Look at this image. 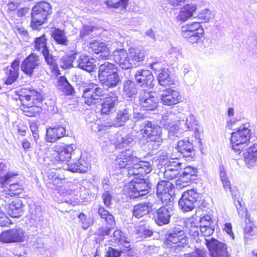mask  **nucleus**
<instances>
[{
	"label": "nucleus",
	"mask_w": 257,
	"mask_h": 257,
	"mask_svg": "<svg viewBox=\"0 0 257 257\" xmlns=\"http://www.w3.org/2000/svg\"><path fill=\"white\" fill-rule=\"evenodd\" d=\"M115 164L119 168L127 170V176L140 177L151 172L152 167L150 162L142 161L137 157L133 156L132 152L126 150L117 157Z\"/></svg>",
	"instance_id": "obj_1"
},
{
	"label": "nucleus",
	"mask_w": 257,
	"mask_h": 257,
	"mask_svg": "<svg viewBox=\"0 0 257 257\" xmlns=\"http://www.w3.org/2000/svg\"><path fill=\"white\" fill-rule=\"evenodd\" d=\"M19 99L23 105L21 109L29 117L36 116L40 108L36 104L42 100L41 95L37 91L24 89L19 94Z\"/></svg>",
	"instance_id": "obj_2"
},
{
	"label": "nucleus",
	"mask_w": 257,
	"mask_h": 257,
	"mask_svg": "<svg viewBox=\"0 0 257 257\" xmlns=\"http://www.w3.org/2000/svg\"><path fill=\"white\" fill-rule=\"evenodd\" d=\"M165 242L171 251L178 253L188 245V238L185 235L183 227L176 225L166 233Z\"/></svg>",
	"instance_id": "obj_3"
},
{
	"label": "nucleus",
	"mask_w": 257,
	"mask_h": 257,
	"mask_svg": "<svg viewBox=\"0 0 257 257\" xmlns=\"http://www.w3.org/2000/svg\"><path fill=\"white\" fill-rule=\"evenodd\" d=\"M249 127L248 122L242 123L231 134L232 149L237 154H239L250 145L251 131Z\"/></svg>",
	"instance_id": "obj_4"
},
{
	"label": "nucleus",
	"mask_w": 257,
	"mask_h": 257,
	"mask_svg": "<svg viewBox=\"0 0 257 257\" xmlns=\"http://www.w3.org/2000/svg\"><path fill=\"white\" fill-rule=\"evenodd\" d=\"M51 11V7L49 3L42 1L37 3L32 10V27L34 29H37L39 26L45 22Z\"/></svg>",
	"instance_id": "obj_5"
},
{
	"label": "nucleus",
	"mask_w": 257,
	"mask_h": 257,
	"mask_svg": "<svg viewBox=\"0 0 257 257\" xmlns=\"http://www.w3.org/2000/svg\"><path fill=\"white\" fill-rule=\"evenodd\" d=\"M104 91L95 83L88 84L83 90L82 99L83 102L90 106H94L101 100L103 96Z\"/></svg>",
	"instance_id": "obj_6"
},
{
	"label": "nucleus",
	"mask_w": 257,
	"mask_h": 257,
	"mask_svg": "<svg viewBox=\"0 0 257 257\" xmlns=\"http://www.w3.org/2000/svg\"><path fill=\"white\" fill-rule=\"evenodd\" d=\"M125 190L132 198H138L149 193V186L145 179L135 178L125 186Z\"/></svg>",
	"instance_id": "obj_7"
},
{
	"label": "nucleus",
	"mask_w": 257,
	"mask_h": 257,
	"mask_svg": "<svg viewBox=\"0 0 257 257\" xmlns=\"http://www.w3.org/2000/svg\"><path fill=\"white\" fill-rule=\"evenodd\" d=\"M17 176L18 174L14 172H8L0 178V185L7 188L11 196L19 195L24 189L23 184L17 180Z\"/></svg>",
	"instance_id": "obj_8"
},
{
	"label": "nucleus",
	"mask_w": 257,
	"mask_h": 257,
	"mask_svg": "<svg viewBox=\"0 0 257 257\" xmlns=\"http://www.w3.org/2000/svg\"><path fill=\"white\" fill-rule=\"evenodd\" d=\"M176 120L178 122L176 124L178 126V130L177 131L180 130V133L182 131H193L195 133L199 132L197 121L194 115L189 114L187 115L184 113H179L176 116Z\"/></svg>",
	"instance_id": "obj_9"
},
{
	"label": "nucleus",
	"mask_w": 257,
	"mask_h": 257,
	"mask_svg": "<svg viewBox=\"0 0 257 257\" xmlns=\"http://www.w3.org/2000/svg\"><path fill=\"white\" fill-rule=\"evenodd\" d=\"M200 198V194L195 190L191 189L184 192L179 199L178 204L180 208L183 212L192 211L195 204Z\"/></svg>",
	"instance_id": "obj_10"
},
{
	"label": "nucleus",
	"mask_w": 257,
	"mask_h": 257,
	"mask_svg": "<svg viewBox=\"0 0 257 257\" xmlns=\"http://www.w3.org/2000/svg\"><path fill=\"white\" fill-rule=\"evenodd\" d=\"M53 157L56 162H68L71 158L74 148L72 144H58L53 147Z\"/></svg>",
	"instance_id": "obj_11"
},
{
	"label": "nucleus",
	"mask_w": 257,
	"mask_h": 257,
	"mask_svg": "<svg viewBox=\"0 0 257 257\" xmlns=\"http://www.w3.org/2000/svg\"><path fill=\"white\" fill-rule=\"evenodd\" d=\"M41 64L42 60L40 57L35 53H31L22 62L21 70L27 75L32 76L35 72L38 71Z\"/></svg>",
	"instance_id": "obj_12"
},
{
	"label": "nucleus",
	"mask_w": 257,
	"mask_h": 257,
	"mask_svg": "<svg viewBox=\"0 0 257 257\" xmlns=\"http://www.w3.org/2000/svg\"><path fill=\"white\" fill-rule=\"evenodd\" d=\"M205 244L210 253L211 257H229L226 244L218 240L211 238L205 239Z\"/></svg>",
	"instance_id": "obj_13"
},
{
	"label": "nucleus",
	"mask_w": 257,
	"mask_h": 257,
	"mask_svg": "<svg viewBox=\"0 0 257 257\" xmlns=\"http://www.w3.org/2000/svg\"><path fill=\"white\" fill-rule=\"evenodd\" d=\"M25 232L21 228H12L0 235V241L5 243L22 242L25 240Z\"/></svg>",
	"instance_id": "obj_14"
},
{
	"label": "nucleus",
	"mask_w": 257,
	"mask_h": 257,
	"mask_svg": "<svg viewBox=\"0 0 257 257\" xmlns=\"http://www.w3.org/2000/svg\"><path fill=\"white\" fill-rule=\"evenodd\" d=\"M180 92L171 88H167L161 90L160 100L164 105L172 106L176 105L181 101Z\"/></svg>",
	"instance_id": "obj_15"
},
{
	"label": "nucleus",
	"mask_w": 257,
	"mask_h": 257,
	"mask_svg": "<svg viewBox=\"0 0 257 257\" xmlns=\"http://www.w3.org/2000/svg\"><path fill=\"white\" fill-rule=\"evenodd\" d=\"M139 101L141 107L145 110H154L158 106V99L150 91L142 90Z\"/></svg>",
	"instance_id": "obj_16"
},
{
	"label": "nucleus",
	"mask_w": 257,
	"mask_h": 257,
	"mask_svg": "<svg viewBox=\"0 0 257 257\" xmlns=\"http://www.w3.org/2000/svg\"><path fill=\"white\" fill-rule=\"evenodd\" d=\"M140 133L147 139L161 137L160 126L150 121H145L141 125Z\"/></svg>",
	"instance_id": "obj_17"
},
{
	"label": "nucleus",
	"mask_w": 257,
	"mask_h": 257,
	"mask_svg": "<svg viewBox=\"0 0 257 257\" xmlns=\"http://www.w3.org/2000/svg\"><path fill=\"white\" fill-rule=\"evenodd\" d=\"M132 116L131 110L128 108H124L119 110L117 113L115 118L111 123H107L106 125L100 126L98 131L100 132L103 130L102 127L112 126L120 127L124 125L125 123L130 120Z\"/></svg>",
	"instance_id": "obj_18"
},
{
	"label": "nucleus",
	"mask_w": 257,
	"mask_h": 257,
	"mask_svg": "<svg viewBox=\"0 0 257 257\" xmlns=\"http://www.w3.org/2000/svg\"><path fill=\"white\" fill-rule=\"evenodd\" d=\"M20 60L15 59L11 66H8L5 70V76L3 78L5 83L11 85L15 82L19 76Z\"/></svg>",
	"instance_id": "obj_19"
},
{
	"label": "nucleus",
	"mask_w": 257,
	"mask_h": 257,
	"mask_svg": "<svg viewBox=\"0 0 257 257\" xmlns=\"http://www.w3.org/2000/svg\"><path fill=\"white\" fill-rule=\"evenodd\" d=\"M66 128L61 125H56L47 128L46 141L54 143L66 136Z\"/></svg>",
	"instance_id": "obj_20"
},
{
	"label": "nucleus",
	"mask_w": 257,
	"mask_h": 257,
	"mask_svg": "<svg viewBox=\"0 0 257 257\" xmlns=\"http://www.w3.org/2000/svg\"><path fill=\"white\" fill-rule=\"evenodd\" d=\"M197 169L192 166L185 168L176 181V185L179 188L187 186V183L191 180H194L196 177Z\"/></svg>",
	"instance_id": "obj_21"
},
{
	"label": "nucleus",
	"mask_w": 257,
	"mask_h": 257,
	"mask_svg": "<svg viewBox=\"0 0 257 257\" xmlns=\"http://www.w3.org/2000/svg\"><path fill=\"white\" fill-rule=\"evenodd\" d=\"M112 59L122 69H127L133 67L126 51L124 49H117L113 51Z\"/></svg>",
	"instance_id": "obj_22"
},
{
	"label": "nucleus",
	"mask_w": 257,
	"mask_h": 257,
	"mask_svg": "<svg viewBox=\"0 0 257 257\" xmlns=\"http://www.w3.org/2000/svg\"><path fill=\"white\" fill-rule=\"evenodd\" d=\"M95 60L86 55L78 54L76 60L74 62V67H78L86 71L90 72L95 67Z\"/></svg>",
	"instance_id": "obj_23"
},
{
	"label": "nucleus",
	"mask_w": 257,
	"mask_h": 257,
	"mask_svg": "<svg viewBox=\"0 0 257 257\" xmlns=\"http://www.w3.org/2000/svg\"><path fill=\"white\" fill-rule=\"evenodd\" d=\"M135 78L137 83L141 86L151 87L154 85V76L148 70L140 69L136 71Z\"/></svg>",
	"instance_id": "obj_24"
},
{
	"label": "nucleus",
	"mask_w": 257,
	"mask_h": 257,
	"mask_svg": "<svg viewBox=\"0 0 257 257\" xmlns=\"http://www.w3.org/2000/svg\"><path fill=\"white\" fill-rule=\"evenodd\" d=\"M243 151L244 161L247 167L251 169L257 163V144L254 143L245 148Z\"/></svg>",
	"instance_id": "obj_25"
},
{
	"label": "nucleus",
	"mask_w": 257,
	"mask_h": 257,
	"mask_svg": "<svg viewBox=\"0 0 257 257\" xmlns=\"http://www.w3.org/2000/svg\"><path fill=\"white\" fill-rule=\"evenodd\" d=\"M172 210L169 206L165 205L159 208L154 215L155 221L159 226L167 224L170 222Z\"/></svg>",
	"instance_id": "obj_26"
},
{
	"label": "nucleus",
	"mask_w": 257,
	"mask_h": 257,
	"mask_svg": "<svg viewBox=\"0 0 257 257\" xmlns=\"http://www.w3.org/2000/svg\"><path fill=\"white\" fill-rule=\"evenodd\" d=\"M112 142L116 148L121 149L131 145L134 142V137L130 134L118 132L115 135Z\"/></svg>",
	"instance_id": "obj_27"
},
{
	"label": "nucleus",
	"mask_w": 257,
	"mask_h": 257,
	"mask_svg": "<svg viewBox=\"0 0 257 257\" xmlns=\"http://www.w3.org/2000/svg\"><path fill=\"white\" fill-rule=\"evenodd\" d=\"M89 48L96 54L101 53L99 56L100 59L102 60L109 59V53L105 43L93 40L90 43Z\"/></svg>",
	"instance_id": "obj_28"
},
{
	"label": "nucleus",
	"mask_w": 257,
	"mask_h": 257,
	"mask_svg": "<svg viewBox=\"0 0 257 257\" xmlns=\"http://www.w3.org/2000/svg\"><path fill=\"white\" fill-rule=\"evenodd\" d=\"M117 100V96L114 92L108 94L102 103L101 113L106 114L111 112L114 108Z\"/></svg>",
	"instance_id": "obj_29"
},
{
	"label": "nucleus",
	"mask_w": 257,
	"mask_h": 257,
	"mask_svg": "<svg viewBox=\"0 0 257 257\" xmlns=\"http://www.w3.org/2000/svg\"><path fill=\"white\" fill-rule=\"evenodd\" d=\"M177 149L184 157L193 158L195 155L193 144L188 140L179 141Z\"/></svg>",
	"instance_id": "obj_30"
},
{
	"label": "nucleus",
	"mask_w": 257,
	"mask_h": 257,
	"mask_svg": "<svg viewBox=\"0 0 257 257\" xmlns=\"http://www.w3.org/2000/svg\"><path fill=\"white\" fill-rule=\"evenodd\" d=\"M104 87H115L121 81L117 71L99 79Z\"/></svg>",
	"instance_id": "obj_31"
},
{
	"label": "nucleus",
	"mask_w": 257,
	"mask_h": 257,
	"mask_svg": "<svg viewBox=\"0 0 257 257\" xmlns=\"http://www.w3.org/2000/svg\"><path fill=\"white\" fill-rule=\"evenodd\" d=\"M24 205L22 201L19 199L12 201L9 205L8 213L14 218L19 217L23 212Z\"/></svg>",
	"instance_id": "obj_32"
},
{
	"label": "nucleus",
	"mask_w": 257,
	"mask_h": 257,
	"mask_svg": "<svg viewBox=\"0 0 257 257\" xmlns=\"http://www.w3.org/2000/svg\"><path fill=\"white\" fill-rule=\"evenodd\" d=\"M153 205L150 202H145L136 205L134 207L133 213L135 217L140 218L148 214L152 210Z\"/></svg>",
	"instance_id": "obj_33"
},
{
	"label": "nucleus",
	"mask_w": 257,
	"mask_h": 257,
	"mask_svg": "<svg viewBox=\"0 0 257 257\" xmlns=\"http://www.w3.org/2000/svg\"><path fill=\"white\" fill-rule=\"evenodd\" d=\"M47 180V186L52 189H55L62 184L64 178L59 177L52 171H50L46 173L45 176Z\"/></svg>",
	"instance_id": "obj_34"
},
{
	"label": "nucleus",
	"mask_w": 257,
	"mask_h": 257,
	"mask_svg": "<svg viewBox=\"0 0 257 257\" xmlns=\"http://www.w3.org/2000/svg\"><path fill=\"white\" fill-rule=\"evenodd\" d=\"M116 71H117V67L114 64L105 61L100 64L98 73V78L99 79Z\"/></svg>",
	"instance_id": "obj_35"
},
{
	"label": "nucleus",
	"mask_w": 257,
	"mask_h": 257,
	"mask_svg": "<svg viewBox=\"0 0 257 257\" xmlns=\"http://www.w3.org/2000/svg\"><path fill=\"white\" fill-rule=\"evenodd\" d=\"M197 6L195 4H187L183 6L180 12L179 18L182 21H186L193 16V14L196 12Z\"/></svg>",
	"instance_id": "obj_36"
},
{
	"label": "nucleus",
	"mask_w": 257,
	"mask_h": 257,
	"mask_svg": "<svg viewBox=\"0 0 257 257\" xmlns=\"http://www.w3.org/2000/svg\"><path fill=\"white\" fill-rule=\"evenodd\" d=\"M172 119L171 112H166L162 115L160 123L165 128L168 130L169 132L175 133L178 130V126L177 124H175L171 122Z\"/></svg>",
	"instance_id": "obj_37"
},
{
	"label": "nucleus",
	"mask_w": 257,
	"mask_h": 257,
	"mask_svg": "<svg viewBox=\"0 0 257 257\" xmlns=\"http://www.w3.org/2000/svg\"><path fill=\"white\" fill-rule=\"evenodd\" d=\"M57 87L58 89L66 95H72L74 91L73 87L64 76H60L58 78Z\"/></svg>",
	"instance_id": "obj_38"
},
{
	"label": "nucleus",
	"mask_w": 257,
	"mask_h": 257,
	"mask_svg": "<svg viewBox=\"0 0 257 257\" xmlns=\"http://www.w3.org/2000/svg\"><path fill=\"white\" fill-rule=\"evenodd\" d=\"M113 240L119 245L127 249L130 247V242L124 234L119 229L115 230L113 233Z\"/></svg>",
	"instance_id": "obj_39"
},
{
	"label": "nucleus",
	"mask_w": 257,
	"mask_h": 257,
	"mask_svg": "<svg viewBox=\"0 0 257 257\" xmlns=\"http://www.w3.org/2000/svg\"><path fill=\"white\" fill-rule=\"evenodd\" d=\"M88 169V166L85 161L80 159L76 163L67 165V170L71 172L85 173Z\"/></svg>",
	"instance_id": "obj_40"
},
{
	"label": "nucleus",
	"mask_w": 257,
	"mask_h": 257,
	"mask_svg": "<svg viewBox=\"0 0 257 257\" xmlns=\"http://www.w3.org/2000/svg\"><path fill=\"white\" fill-rule=\"evenodd\" d=\"M78 56L77 53H72L71 55H65L60 59V66L63 69L74 67V62Z\"/></svg>",
	"instance_id": "obj_41"
},
{
	"label": "nucleus",
	"mask_w": 257,
	"mask_h": 257,
	"mask_svg": "<svg viewBox=\"0 0 257 257\" xmlns=\"http://www.w3.org/2000/svg\"><path fill=\"white\" fill-rule=\"evenodd\" d=\"M98 213L102 220H103L106 225L113 226L115 223L114 218L112 214L109 213L107 210L103 207H99L98 210Z\"/></svg>",
	"instance_id": "obj_42"
},
{
	"label": "nucleus",
	"mask_w": 257,
	"mask_h": 257,
	"mask_svg": "<svg viewBox=\"0 0 257 257\" xmlns=\"http://www.w3.org/2000/svg\"><path fill=\"white\" fill-rule=\"evenodd\" d=\"M34 47L36 50L41 52L42 54L49 50L47 46V39L45 35L35 39Z\"/></svg>",
	"instance_id": "obj_43"
},
{
	"label": "nucleus",
	"mask_w": 257,
	"mask_h": 257,
	"mask_svg": "<svg viewBox=\"0 0 257 257\" xmlns=\"http://www.w3.org/2000/svg\"><path fill=\"white\" fill-rule=\"evenodd\" d=\"M158 80L159 84L163 86L169 85L172 83L169 71L167 68H163L159 72Z\"/></svg>",
	"instance_id": "obj_44"
},
{
	"label": "nucleus",
	"mask_w": 257,
	"mask_h": 257,
	"mask_svg": "<svg viewBox=\"0 0 257 257\" xmlns=\"http://www.w3.org/2000/svg\"><path fill=\"white\" fill-rule=\"evenodd\" d=\"M45 61L50 68L54 72L58 71L57 64V58L56 56H53L48 50L43 54Z\"/></svg>",
	"instance_id": "obj_45"
},
{
	"label": "nucleus",
	"mask_w": 257,
	"mask_h": 257,
	"mask_svg": "<svg viewBox=\"0 0 257 257\" xmlns=\"http://www.w3.org/2000/svg\"><path fill=\"white\" fill-rule=\"evenodd\" d=\"M123 91L127 97H133L138 92L137 85L134 81L128 80L123 84Z\"/></svg>",
	"instance_id": "obj_46"
},
{
	"label": "nucleus",
	"mask_w": 257,
	"mask_h": 257,
	"mask_svg": "<svg viewBox=\"0 0 257 257\" xmlns=\"http://www.w3.org/2000/svg\"><path fill=\"white\" fill-rule=\"evenodd\" d=\"M52 37L59 44L66 46L68 43L65 32L63 30L55 28L52 32Z\"/></svg>",
	"instance_id": "obj_47"
},
{
	"label": "nucleus",
	"mask_w": 257,
	"mask_h": 257,
	"mask_svg": "<svg viewBox=\"0 0 257 257\" xmlns=\"http://www.w3.org/2000/svg\"><path fill=\"white\" fill-rule=\"evenodd\" d=\"M174 185L168 181H161L157 186V195H160L164 193L172 192Z\"/></svg>",
	"instance_id": "obj_48"
},
{
	"label": "nucleus",
	"mask_w": 257,
	"mask_h": 257,
	"mask_svg": "<svg viewBox=\"0 0 257 257\" xmlns=\"http://www.w3.org/2000/svg\"><path fill=\"white\" fill-rule=\"evenodd\" d=\"M129 56L132 61L140 62L144 60L145 54L144 51L138 48H130Z\"/></svg>",
	"instance_id": "obj_49"
},
{
	"label": "nucleus",
	"mask_w": 257,
	"mask_h": 257,
	"mask_svg": "<svg viewBox=\"0 0 257 257\" xmlns=\"http://www.w3.org/2000/svg\"><path fill=\"white\" fill-rule=\"evenodd\" d=\"M200 28H203L198 22H194L188 24L182 27L181 34L183 37H188V33L192 31H197Z\"/></svg>",
	"instance_id": "obj_50"
},
{
	"label": "nucleus",
	"mask_w": 257,
	"mask_h": 257,
	"mask_svg": "<svg viewBox=\"0 0 257 257\" xmlns=\"http://www.w3.org/2000/svg\"><path fill=\"white\" fill-rule=\"evenodd\" d=\"M204 30L203 28H200L197 31H192L188 33V37H184L192 44L196 43L202 37Z\"/></svg>",
	"instance_id": "obj_51"
},
{
	"label": "nucleus",
	"mask_w": 257,
	"mask_h": 257,
	"mask_svg": "<svg viewBox=\"0 0 257 257\" xmlns=\"http://www.w3.org/2000/svg\"><path fill=\"white\" fill-rule=\"evenodd\" d=\"M197 17L199 20L207 22L213 18L214 14L209 9H204L199 13Z\"/></svg>",
	"instance_id": "obj_52"
},
{
	"label": "nucleus",
	"mask_w": 257,
	"mask_h": 257,
	"mask_svg": "<svg viewBox=\"0 0 257 257\" xmlns=\"http://www.w3.org/2000/svg\"><path fill=\"white\" fill-rule=\"evenodd\" d=\"M78 218L79 219V222L81 224V227L84 229H87L93 223V221L91 218L87 217V216L83 213H80Z\"/></svg>",
	"instance_id": "obj_53"
},
{
	"label": "nucleus",
	"mask_w": 257,
	"mask_h": 257,
	"mask_svg": "<svg viewBox=\"0 0 257 257\" xmlns=\"http://www.w3.org/2000/svg\"><path fill=\"white\" fill-rule=\"evenodd\" d=\"M147 145L150 150H157L162 143V137L148 139Z\"/></svg>",
	"instance_id": "obj_54"
},
{
	"label": "nucleus",
	"mask_w": 257,
	"mask_h": 257,
	"mask_svg": "<svg viewBox=\"0 0 257 257\" xmlns=\"http://www.w3.org/2000/svg\"><path fill=\"white\" fill-rule=\"evenodd\" d=\"M184 223L186 229L200 227L199 217L197 216H192L187 218Z\"/></svg>",
	"instance_id": "obj_55"
},
{
	"label": "nucleus",
	"mask_w": 257,
	"mask_h": 257,
	"mask_svg": "<svg viewBox=\"0 0 257 257\" xmlns=\"http://www.w3.org/2000/svg\"><path fill=\"white\" fill-rule=\"evenodd\" d=\"M182 164L177 159H171L169 161H167L165 164V168H169V169H173V170H178L180 172L181 170Z\"/></svg>",
	"instance_id": "obj_56"
},
{
	"label": "nucleus",
	"mask_w": 257,
	"mask_h": 257,
	"mask_svg": "<svg viewBox=\"0 0 257 257\" xmlns=\"http://www.w3.org/2000/svg\"><path fill=\"white\" fill-rule=\"evenodd\" d=\"M241 202L242 200L240 198L233 200V203L237 210L238 215L243 217L244 216H246L247 212L246 209L243 207V204Z\"/></svg>",
	"instance_id": "obj_57"
},
{
	"label": "nucleus",
	"mask_w": 257,
	"mask_h": 257,
	"mask_svg": "<svg viewBox=\"0 0 257 257\" xmlns=\"http://www.w3.org/2000/svg\"><path fill=\"white\" fill-rule=\"evenodd\" d=\"M179 173L178 170H175V169L173 170V169H169V168H165L164 176L168 180H173L176 178Z\"/></svg>",
	"instance_id": "obj_58"
},
{
	"label": "nucleus",
	"mask_w": 257,
	"mask_h": 257,
	"mask_svg": "<svg viewBox=\"0 0 257 257\" xmlns=\"http://www.w3.org/2000/svg\"><path fill=\"white\" fill-rule=\"evenodd\" d=\"M220 170V178L221 180L223 186L224 188H227L229 187V185L230 184V181L228 179L226 173L225 171L224 168L220 167H219Z\"/></svg>",
	"instance_id": "obj_59"
},
{
	"label": "nucleus",
	"mask_w": 257,
	"mask_h": 257,
	"mask_svg": "<svg viewBox=\"0 0 257 257\" xmlns=\"http://www.w3.org/2000/svg\"><path fill=\"white\" fill-rule=\"evenodd\" d=\"M128 0H119L117 2H113L112 1H107L105 4L107 6L112 8H118L119 6H122L126 8Z\"/></svg>",
	"instance_id": "obj_60"
},
{
	"label": "nucleus",
	"mask_w": 257,
	"mask_h": 257,
	"mask_svg": "<svg viewBox=\"0 0 257 257\" xmlns=\"http://www.w3.org/2000/svg\"><path fill=\"white\" fill-rule=\"evenodd\" d=\"M244 232L245 237H247V235L250 236L257 235V228L252 223L246 225L244 228Z\"/></svg>",
	"instance_id": "obj_61"
},
{
	"label": "nucleus",
	"mask_w": 257,
	"mask_h": 257,
	"mask_svg": "<svg viewBox=\"0 0 257 257\" xmlns=\"http://www.w3.org/2000/svg\"><path fill=\"white\" fill-rule=\"evenodd\" d=\"M185 257H208V253L206 250L197 249L195 251L185 254Z\"/></svg>",
	"instance_id": "obj_62"
},
{
	"label": "nucleus",
	"mask_w": 257,
	"mask_h": 257,
	"mask_svg": "<svg viewBox=\"0 0 257 257\" xmlns=\"http://www.w3.org/2000/svg\"><path fill=\"white\" fill-rule=\"evenodd\" d=\"M122 251L112 247H109L106 252V257H119Z\"/></svg>",
	"instance_id": "obj_63"
},
{
	"label": "nucleus",
	"mask_w": 257,
	"mask_h": 257,
	"mask_svg": "<svg viewBox=\"0 0 257 257\" xmlns=\"http://www.w3.org/2000/svg\"><path fill=\"white\" fill-rule=\"evenodd\" d=\"M94 27L92 26H84L80 31V37L84 38L85 36H88L93 31Z\"/></svg>",
	"instance_id": "obj_64"
}]
</instances>
